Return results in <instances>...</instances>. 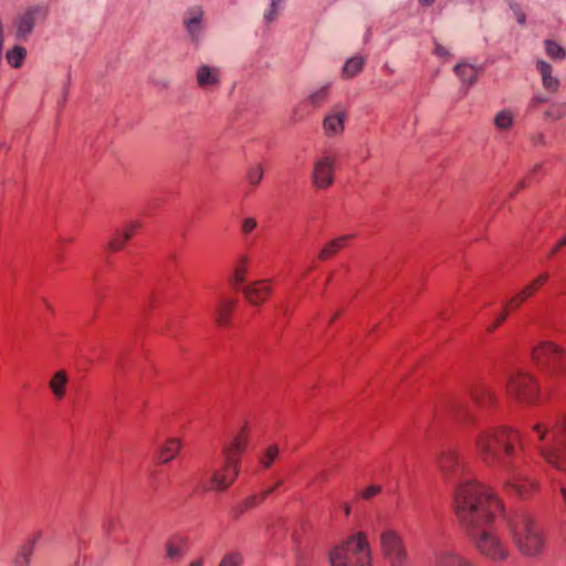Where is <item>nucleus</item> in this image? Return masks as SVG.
I'll return each instance as SVG.
<instances>
[{
  "label": "nucleus",
  "instance_id": "1",
  "mask_svg": "<svg viewBox=\"0 0 566 566\" xmlns=\"http://www.w3.org/2000/svg\"><path fill=\"white\" fill-rule=\"evenodd\" d=\"M455 515L475 551L484 558L503 563L510 556L507 544L494 527L495 517L504 513V504L486 485L467 481L454 496Z\"/></svg>",
  "mask_w": 566,
  "mask_h": 566
},
{
  "label": "nucleus",
  "instance_id": "2",
  "mask_svg": "<svg viewBox=\"0 0 566 566\" xmlns=\"http://www.w3.org/2000/svg\"><path fill=\"white\" fill-rule=\"evenodd\" d=\"M520 434L507 426H490L480 429L474 438L476 457L489 468L504 470L517 459Z\"/></svg>",
  "mask_w": 566,
  "mask_h": 566
},
{
  "label": "nucleus",
  "instance_id": "3",
  "mask_svg": "<svg viewBox=\"0 0 566 566\" xmlns=\"http://www.w3.org/2000/svg\"><path fill=\"white\" fill-rule=\"evenodd\" d=\"M504 517L512 542L521 555L533 558L545 552L546 535L535 516L518 510Z\"/></svg>",
  "mask_w": 566,
  "mask_h": 566
},
{
  "label": "nucleus",
  "instance_id": "4",
  "mask_svg": "<svg viewBox=\"0 0 566 566\" xmlns=\"http://www.w3.org/2000/svg\"><path fill=\"white\" fill-rule=\"evenodd\" d=\"M531 440L551 467L558 471L566 470V415L557 418L553 424L544 421L534 423Z\"/></svg>",
  "mask_w": 566,
  "mask_h": 566
},
{
  "label": "nucleus",
  "instance_id": "5",
  "mask_svg": "<svg viewBox=\"0 0 566 566\" xmlns=\"http://www.w3.org/2000/svg\"><path fill=\"white\" fill-rule=\"evenodd\" d=\"M331 566H370V547L366 534L349 536L329 553Z\"/></svg>",
  "mask_w": 566,
  "mask_h": 566
},
{
  "label": "nucleus",
  "instance_id": "6",
  "mask_svg": "<svg viewBox=\"0 0 566 566\" xmlns=\"http://www.w3.org/2000/svg\"><path fill=\"white\" fill-rule=\"evenodd\" d=\"M532 358L548 379L566 381V352L562 347L542 342L533 349Z\"/></svg>",
  "mask_w": 566,
  "mask_h": 566
},
{
  "label": "nucleus",
  "instance_id": "7",
  "mask_svg": "<svg viewBox=\"0 0 566 566\" xmlns=\"http://www.w3.org/2000/svg\"><path fill=\"white\" fill-rule=\"evenodd\" d=\"M380 552L389 566H409V556L402 536L392 528L384 530L379 536Z\"/></svg>",
  "mask_w": 566,
  "mask_h": 566
},
{
  "label": "nucleus",
  "instance_id": "8",
  "mask_svg": "<svg viewBox=\"0 0 566 566\" xmlns=\"http://www.w3.org/2000/svg\"><path fill=\"white\" fill-rule=\"evenodd\" d=\"M506 390L521 403H533L539 395V387L533 376L522 370L509 376Z\"/></svg>",
  "mask_w": 566,
  "mask_h": 566
},
{
  "label": "nucleus",
  "instance_id": "9",
  "mask_svg": "<svg viewBox=\"0 0 566 566\" xmlns=\"http://www.w3.org/2000/svg\"><path fill=\"white\" fill-rule=\"evenodd\" d=\"M336 164L337 158L331 153H325L314 160L311 179L315 189L325 190L334 185Z\"/></svg>",
  "mask_w": 566,
  "mask_h": 566
},
{
  "label": "nucleus",
  "instance_id": "10",
  "mask_svg": "<svg viewBox=\"0 0 566 566\" xmlns=\"http://www.w3.org/2000/svg\"><path fill=\"white\" fill-rule=\"evenodd\" d=\"M240 465L235 463L233 455L224 458L223 465L212 473L210 490L223 492L237 480Z\"/></svg>",
  "mask_w": 566,
  "mask_h": 566
},
{
  "label": "nucleus",
  "instance_id": "11",
  "mask_svg": "<svg viewBox=\"0 0 566 566\" xmlns=\"http://www.w3.org/2000/svg\"><path fill=\"white\" fill-rule=\"evenodd\" d=\"M509 476L507 488L518 497L526 499L537 490V483L520 471L516 461L511 463V468L504 469Z\"/></svg>",
  "mask_w": 566,
  "mask_h": 566
},
{
  "label": "nucleus",
  "instance_id": "12",
  "mask_svg": "<svg viewBox=\"0 0 566 566\" xmlns=\"http://www.w3.org/2000/svg\"><path fill=\"white\" fill-rule=\"evenodd\" d=\"M247 301L255 306L263 304L271 295L273 287L271 280H258L241 287Z\"/></svg>",
  "mask_w": 566,
  "mask_h": 566
},
{
  "label": "nucleus",
  "instance_id": "13",
  "mask_svg": "<svg viewBox=\"0 0 566 566\" xmlns=\"http://www.w3.org/2000/svg\"><path fill=\"white\" fill-rule=\"evenodd\" d=\"M48 10L44 7L35 6L29 8L19 19L17 20V36L19 39L27 38L33 30L38 18L44 19Z\"/></svg>",
  "mask_w": 566,
  "mask_h": 566
},
{
  "label": "nucleus",
  "instance_id": "14",
  "mask_svg": "<svg viewBox=\"0 0 566 566\" xmlns=\"http://www.w3.org/2000/svg\"><path fill=\"white\" fill-rule=\"evenodd\" d=\"M437 465L446 476L455 475L462 468L458 450L444 447L437 458Z\"/></svg>",
  "mask_w": 566,
  "mask_h": 566
},
{
  "label": "nucleus",
  "instance_id": "15",
  "mask_svg": "<svg viewBox=\"0 0 566 566\" xmlns=\"http://www.w3.org/2000/svg\"><path fill=\"white\" fill-rule=\"evenodd\" d=\"M471 399L481 409H488L496 402L491 387L485 382H478L470 389Z\"/></svg>",
  "mask_w": 566,
  "mask_h": 566
},
{
  "label": "nucleus",
  "instance_id": "16",
  "mask_svg": "<svg viewBox=\"0 0 566 566\" xmlns=\"http://www.w3.org/2000/svg\"><path fill=\"white\" fill-rule=\"evenodd\" d=\"M536 70L541 74L543 87L552 94L557 93L560 88V81L553 76L552 65L544 60H537Z\"/></svg>",
  "mask_w": 566,
  "mask_h": 566
},
{
  "label": "nucleus",
  "instance_id": "17",
  "mask_svg": "<svg viewBox=\"0 0 566 566\" xmlns=\"http://www.w3.org/2000/svg\"><path fill=\"white\" fill-rule=\"evenodd\" d=\"M139 228L140 223L138 221L129 222L123 231H116L114 233L113 238L107 244V249L112 252L122 250L126 242L136 233Z\"/></svg>",
  "mask_w": 566,
  "mask_h": 566
},
{
  "label": "nucleus",
  "instance_id": "18",
  "mask_svg": "<svg viewBox=\"0 0 566 566\" xmlns=\"http://www.w3.org/2000/svg\"><path fill=\"white\" fill-rule=\"evenodd\" d=\"M249 443V436L247 428H242L241 431L234 437L230 446L223 449V455H233L235 463L240 465V455L245 451Z\"/></svg>",
  "mask_w": 566,
  "mask_h": 566
},
{
  "label": "nucleus",
  "instance_id": "19",
  "mask_svg": "<svg viewBox=\"0 0 566 566\" xmlns=\"http://www.w3.org/2000/svg\"><path fill=\"white\" fill-rule=\"evenodd\" d=\"M188 552V539L184 536H172L166 543V556L171 560L181 559Z\"/></svg>",
  "mask_w": 566,
  "mask_h": 566
},
{
  "label": "nucleus",
  "instance_id": "20",
  "mask_svg": "<svg viewBox=\"0 0 566 566\" xmlns=\"http://www.w3.org/2000/svg\"><path fill=\"white\" fill-rule=\"evenodd\" d=\"M234 298H221L214 310V319L219 326H229L231 322V313L235 307Z\"/></svg>",
  "mask_w": 566,
  "mask_h": 566
},
{
  "label": "nucleus",
  "instance_id": "21",
  "mask_svg": "<svg viewBox=\"0 0 566 566\" xmlns=\"http://www.w3.org/2000/svg\"><path fill=\"white\" fill-rule=\"evenodd\" d=\"M181 449V441L176 438L167 439L163 446L159 447L156 459L159 463L166 464L174 460Z\"/></svg>",
  "mask_w": 566,
  "mask_h": 566
},
{
  "label": "nucleus",
  "instance_id": "22",
  "mask_svg": "<svg viewBox=\"0 0 566 566\" xmlns=\"http://www.w3.org/2000/svg\"><path fill=\"white\" fill-rule=\"evenodd\" d=\"M345 118V112H337L326 115L323 120V129L325 135L335 136L342 134L344 130Z\"/></svg>",
  "mask_w": 566,
  "mask_h": 566
},
{
  "label": "nucleus",
  "instance_id": "23",
  "mask_svg": "<svg viewBox=\"0 0 566 566\" xmlns=\"http://www.w3.org/2000/svg\"><path fill=\"white\" fill-rule=\"evenodd\" d=\"M436 566H476V564L453 551H444L437 556Z\"/></svg>",
  "mask_w": 566,
  "mask_h": 566
},
{
  "label": "nucleus",
  "instance_id": "24",
  "mask_svg": "<svg viewBox=\"0 0 566 566\" xmlns=\"http://www.w3.org/2000/svg\"><path fill=\"white\" fill-rule=\"evenodd\" d=\"M188 13L190 17L185 20L186 29H187L188 33L190 34V36L192 38V40L198 41L199 34L202 30L201 22H202L203 11L201 10V8L196 7V8L190 9L188 11Z\"/></svg>",
  "mask_w": 566,
  "mask_h": 566
},
{
  "label": "nucleus",
  "instance_id": "25",
  "mask_svg": "<svg viewBox=\"0 0 566 566\" xmlns=\"http://www.w3.org/2000/svg\"><path fill=\"white\" fill-rule=\"evenodd\" d=\"M197 82L201 87L218 86L220 83L218 70L208 65L199 66L197 70Z\"/></svg>",
  "mask_w": 566,
  "mask_h": 566
},
{
  "label": "nucleus",
  "instance_id": "26",
  "mask_svg": "<svg viewBox=\"0 0 566 566\" xmlns=\"http://www.w3.org/2000/svg\"><path fill=\"white\" fill-rule=\"evenodd\" d=\"M250 259L247 255H240L239 259L235 262L234 269H233V275L230 280V283L235 287L240 289L243 287V283L245 282V275L248 273Z\"/></svg>",
  "mask_w": 566,
  "mask_h": 566
},
{
  "label": "nucleus",
  "instance_id": "27",
  "mask_svg": "<svg viewBox=\"0 0 566 566\" xmlns=\"http://www.w3.org/2000/svg\"><path fill=\"white\" fill-rule=\"evenodd\" d=\"M365 64H366V60L361 55H356V56L348 59L342 69V73H340L342 78H344V80L354 78L363 71Z\"/></svg>",
  "mask_w": 566,
  "mask_h": 566
},
{
  "label": "nucleus",
  "instance_id": "28",
  "mask_svg": "<svg viewBox=\"0 0 566 566\" xmlns=\"http://www.w3.org/2000/svg\"><path fill=\"white\" fill-rule=\"evenodd\" d=\"M35 542L36 538L34 537L29 539L27 543L22 544L19 547L12 560V566H30V560L34 552Z\"/></svg>",
  "mask_w": 566,
  "mask_h": 566
},
{
  "label": "nucleus",
  "instance_id": "29",
  "mask_svg": "<svg viewBox=\"0 0 566 566\" xmlns=\"http://www.w3.org/2000/svg\"><path fill=\"white\" fill-rule=\"evenodd\" d=\"M453 70L460 80L468 84V86L473 85L478 81L479 70L471 64L458 63Z\"/></svg>",
  "mask_w": 566,
  "mask_h": 566
},
{
  "label": "nucleus",
  "instance_id": "30",
  "mask_svg": "<svg viewBox=\"0 0 566 566\" xmlns=\"http://www.w3.org/2000/svg\"><path fill=\"white\" fill-rule=\"evenodd\" d=\"M352 235H342L329 241L318 253L319 260H327L342 250Z\"/></svg>",
  "mask_w": 566,
  "mask_h": 566
},
{
  "label": "nucleus",
  "instance_id": "31",
  "mask_svg": "<svg viewBox=\"0 0 566 566\" xmlns=\"http://www.w3.org/2000/svg\"><path fill=\"white\" fill-rule=\"evenodd\" d=\"M67 375L64 370L56 371L50 380V389L56 399H62L65 396Z\"/></svg>",
  "mask_w": 566,
  "mask_h": 566
},
{
  "label": "nucleus",
  "instance_id": "32",
  "mask_svg": "<svg viewBox=\"0 0 566 566\" xmlns=\"http://www.w3.org/2000/svg\"><path fill=\"white\" fill-rule=\"evenodd\" d=\"M448 411L459 420H467L470 416L469 405L461 398H453L448 402Z\"/></svg>",
  "mask_w": 566,
  "mask_h": 566
},
{
  "label": "nucleus",
  "instance_id": "33",
  "mask_svg": "<svg viewBox=\"0 0 566 566\" xmlns=\"http://www.w3.org/2000/svg\"><path fill=\"white\" fill-rule=\"evenodd\" d=\"M566 117V102L555 101L549 104L547 109L544 112V119L556 122Z\"/></svg>",
  "mask_w": 566,
  "mask_h": 566
},
{
  "label": "nucleus",
  "instance_id": "34",
  "mask_svg": "<svg viewBox=\"0 0 566 566\" xmlns=\"http://www.w3.org/2000/svg\"><path fill=\"white\" fill-rule=\"evenodd\" d=\"M329 88L331 85L326 84L321 88L316 90L307 97V103H310L315 108L323 106L328 101Z\"/></svg>",
  "mask_w": 566,
  "mask_h": 566
},
{
  "label": "nucleus",
  "instance_id": "35",
  "mask_svg": "<svg viewBox=\"0 0 566 566\" xmlns=\"http://www.w3.org/2000/svg\"><path fill=\"white\" fill-rule=\"evenodd\" d=\"M546 54L555 61H563L566 57L565 49L554 40L544 41Z\"/></svg>",
  "mask_w": 566,
  "mask_h": 566
},
{
  "label": "nucleus",
  "instance_id": "36",
  "mask_svg": "<svg viewBox=\"0 0 566 566\" xmlns=\"http://www.w3.org/2000/svg\"><path fill=\"white\" fill-rule=\"evenodd\" d=\"M27 51L23 46L14 45L11 50H9L6 54L8 63L12 67H20L25 57Z\"/></svg>",
  "mask_w": 566,
  "mask_h": 566
},
{
  "label": "nucleus",
  "instance_id": "37",
  "mask_svg": "<svg viewBox=\"0 0 566 566\" xmlns=\"http://www.w3.org/2000/svg\"><path fill=\"white\" fill-rule=\"evenodd\" d=\"M282 484V480H279L277 483L264 492H262L260 495H251L248 499H245L242 503L247 507V510L255 507L261 501L265 500L271 493L274 492L275 488Z\"/></svg>",
  "mask_w": 566,
  "mask_h": 566
},
{
  "label": "nucleus",
  "instance_id": "38",
  "mask_svg": "<svg viewBox=\"0 0 566 566\" xmlns=\"http://www.w3.org/2000/svg\"><path fill=\"white\" fill-rule=\"evenodd\" d=\"M494 125L499 129H509L513 125V114L509 109H502L494 117Z\"/></svg>",
  "mask_w": 566,
  "mask_h": 566
},
{
  "label": "nucleus",
  "instance_id": "39",
  "mask_svg": "<svg viewBox=\"0 0 566 566\" xmlns=\"http://www.w3.org/2000/svg\"><path fill=\"white\" fill-rule=\"evenodd\" d=\"M549 275L548 273H542L535 280H533L530 284H527L521 292L528 298L531 297L541 286H543Z\"/></svg>",
  "mask_w": 566,
  "mask_h": 566
},
{
  "label": "nucleus",
  "instance_id": "40",
  "mask_svg": "<svg viewBox=\"0 0 566 566\" xmlns=\"http://www.w3.org/2000/svg\"><path fill=\"white\" fill-rule=\"evenodd\" d=\"M243 555L240 552H229L222 556L218 566H242Z\"/></svg>",
  "mask_w": 566,
  "mask_h": 566
},
{
  "label": "nucleus",
  "instance_id": "41",
  "mask_svg": "<svg viewBox=\"0 0 566 566\" xmlns=\"http://www.w3.org/2000/svg\"><path fill=\"white\" fill-rule=\"evenodd\" d=\"M263 179V167L261 164H255L248 169L247 180L251 186H258Z\"/></svg>",
  "mask_w": 566,
  "mask_h": 566
},
{
  "label": "nucleus",
  "instance_id": "42",
  "mask_svg": "<svg viewBox=\"0 0 566 566\" xmlns=\"http://www.w3.org/2000/svg\"><path fill=\"white\" fill-rule=\"evenodd\" d=\"M280 453L279 447L273 444L270 446L260 459L263 468L269 469L273 462L277 459Z\"/></svg>",
  "mask_w": 566,
  "mask_h": 566
},
{
  "label": "nucleus",
  "instance_id": "43",
  "mask_svg": "<svg viewBox=\"0 0 566 566\" xmlns=\"http://www.w3.org/2000/svg\"><path fill=\"white\" fill-rule=\"evenodd\" d=\"M549 98L544 94L536 93L534 94L527 103L526 112L534 113L537 111L539 105L548 103Z\"/></svg>",
  "mask_w": 566,
  "mask_h": 566
},
{
  "label": "nucleus",
  "instance_id": "44",
  "mask_svg": "<svg viewBox=\"0 0 566 566\" xmlns=\"http://www.w3.org/2000/svg\"><path fill=\"white\" fill-rule=\"evenodd\" d=\"M382 488L381 485L379 484H373V485H368L367 488L363 489L359 493H358V496L361 499V500H365V501H369L371 500L373 497L377 496L378 494H380Z\"/></svg>",
  "mask_w": 566,
  "mask_h": 566
},
{
  "label": "nucleus",
  "instance_id": "45",
  "mask_svg": "<svg viewBox=\"0 0 566 566\" xmlns=\"http://www.w3.org/2000/svg\"><path fill=\"white\" fill-rule=\"evenodd\" d=\"M282 2L283 0H271L270 9L264 14V20L266 21V23H271L275 20L279 8L282 4Z\"/></svg>",
  "mask_w": 566,
  "mask_h": 566
},
{
  "label": "nucleus",
  "instance_id": "46",
  "mask_svg": "<svg viewBox=\"0 0 566 566\" xmlns=\"http://www.w3.org/2000/svg\"><path fill=\"white\" fill-rule=\"evenodd\" d=\"M510 8L511 10L513 11L514 13V17L516 19V21L521 24V25H524L525 22H526V14L524 13V11L522 10L521 6L517 4V3H514V2H511L510 3Z\"/></svg>",
  "mask_w": 566,
  "mask_h": 566
},
{
  "label": "nucleus",
  "instance_id": "47",
  "mask_svg": "<svg viewBox=\"0 0 566 566\" xmlns=\"http://www.w3.org/2000/svg\"><path fill=\"white\" fill-rule=\"evenodd\" d=\"M526 300L527 297L522 292H520L510 298L506 306L516 308L520 307Z\"/></svg>",
  "mask_w": 566,
  "mask_h": 566
},
{
  "label": "nucleus",
  "instance_id": "48",
  "mask_svg": "<svg viewBox=\"0 0 566 566\" xmlns=\"http://www.w3.org/2000/svg\"><path fill=\"white\" fill-rule=\"evenodd\" d=\"M526 300L527 297L522 292H520L510 298L506 306L516 308L520 307Z\"/></svg>",
  "mask_w": 566,
  "mask_h": 566
},
{
  "label": "nucleus",
  "instance_id": "49",
  "mask_svg": "<svg viewBox=\"0 0 566 566\" xmlns=\"http://www.w3.org/2000/svg\"><path fill=\"white\" fill-rule=\"evenodd\" d=\"M256 220L254 218H245L243 221H242V232L248 234L250 232H252L255 228H256Z\"/></svg>",
  "mask_w": 566,
  "mask_h": 566
},
{
  "label": "nucleus",
  "instance_id": "50",
  "mask_svg": "<svg viewBox=\"0 0 566 566\" xmlns=\"http://www.w3.org/2000/svg\"><path fill=\"white\" fill-rule=\"evenodd\" d=\"M506 317H507V313L504 311L502 314H500V316L496 318V321L494 323L490 324L486 327V331L489 333H492L506 319Z\"/></svg>",
  "mask_w": 566,
  "mask_h": 566
},
{
  "label": "nucleus",
  "instance_id": "51",
  "mask_svg": "<svg viewBox=\"0 0 566 566\" xmlns=\"http://www.w3.org/2000/svg\"><path fill=\"white\" fill-rule=\"evenodd\" d=\"M506 317H507V313L504 311L502 314H500V316L496 318V321L494 323L490 324L486 327V331L489 333H492L506 319Z\"/></svg>",
  "mask_w": 566,
  "mask_h": 566
},
{
  "label": "nucleus",
  "instance_id": "52",
  "mask_svg": "<svg viewBox=\"0 0 566 566\" xmlns=\"http://www.w3.org/2000/svg\"><path fill=\"white\" fill-rule=\"evenodd\" d=\"M247 507L244 506L243 503H240L238 504L237 506H234L231 511V514L233 516V518H239L241 515H243L245 512H247Z\"/></svg>",
  "mask_w": 566,
  "mask_h": 566
},
{
  "label": "nucleus",
  "instance_id": "53",
  "mask_svg": "<svg viewBox=\"0 0 566 566\" xmlns=\"http://www.w3.org/2000/svg\"><path fill=\"white\" fill-rule=\"evenodd\" d=\"M434 54L440 56V57H448L450 56V52L448 51L447 48H444L442 44L440 43H436V46H434Z\"/></svg>",
  "mask_w": 566,
  "mask_h": 566
},
{
  "label": "nucleus",
  "instance_id": "54",
  "mask_svg": "<svg viewBox=\"0 0 566 566\" xmlns=\"http://www.w3.org/2000/svg\"><path fill=\"white\" fill-rule=\"evenodd\" d=\"M558 492L560 495L562 506L564 511L566 512V484H560L558 486Z\"/></svg>",
  "mask_w": 566,
  "mask_h": 566
},
{
  "label": "nucleus",
  "instance_id": "55",
  "mask_svg": "<svg viewBox=\"0 0 566 566\" xmlns=\"http://www.w3.org/2000/svg\"><path fill=\"white\" fill-rule=\"evenodd\" d=\"M532 142L534 145H544L545 136L542 133H538V134L532 136Z\"/></svg>",
  "mask_w": 566,
  "mask_h": 566
},
{
  "label": "nucleus",
  "instance_id": "56",
  "mask_svg": "<svg viewBox=\"0 0 566 566\" xmlns=\"http://www.w3.org/2000/svg\"><path fill=\"white\" fill-rule=\"evenodd\" d=\"M564 245H566V233L558 240L552 253H556Z\"/></svg>",
  "mask_w": 566,
  "mask_h": 566
},
{
  "label": "nucleus",
  "instance_id": "57",
  "mask_svg": "<svg viewBox=\"0 0 566 566\" xmlns=\"http://www.w3.org/2000/svg\"><path fill=\"white\" fill-rule=\"evenodd\" d=\"M418 1L422 7H430L436 2V0H418Z\"/></svg>",
  "mask_w": 566,
  "mask_h": 566
},
{
  "label": "nucleus",
  "instance_id": "58",
  "mask_svg": "<svg viewBox=\"0 0 566 566\" xmlns=\"http://www.w3.org/2000/svg\"><path fill=\"white\" fill-rule=\"evenodd\" d=\"M188 566H203V559L198 558V559L191 562Z\"/></svg>",
  "mask_w": 566,
  "mask_h": 566
},
{
  "label": "nucleus",
  "instance_id": "59",
  "mask_svg": "<svg viewBox=\"0 0 566 566\" xmlns=\"http://www.w3.org/2000/svg\"><path fill=\"white\" fill-rule=\"evenodd\" d=\"M344 513L346 516H348L350 514V506L348 504L344 505Z\"/></svg>",
  "mask_w": 566,
  "mask_h": 566
},
{
  "label": "nucleus",
  "instance_id": "60",
  "mask_svg": "<svg viewBox=\"0 0 566 566\" xmlns=\"http://www.w3.org/2000/svg\"><path fill=\"white\" fill-rule=\"evenodd\" d=\"M525 187H526L525 181H521V182H518V185H517V189H516V191L522 190V189H524Z\"/></svg>",
  "mask_w": 566,
  "mask_h": 566
},
{
  "label": "nucleus",
  "instance_id": "61",
  "mask_svg": "<svg viewBox=\"0 0 566 566\" xmlns=\"http://www.w3.org/2000/svg\"><path fill=\"white\" fill-rule=\"evenodd\" d=\"M541 167H542V165H539V164H538V165H536V166L534 167V171H536V170L541 169Z\"/></svg>",
  "mask_w": 566,
  "mask_h": 566
}]
</instances>
